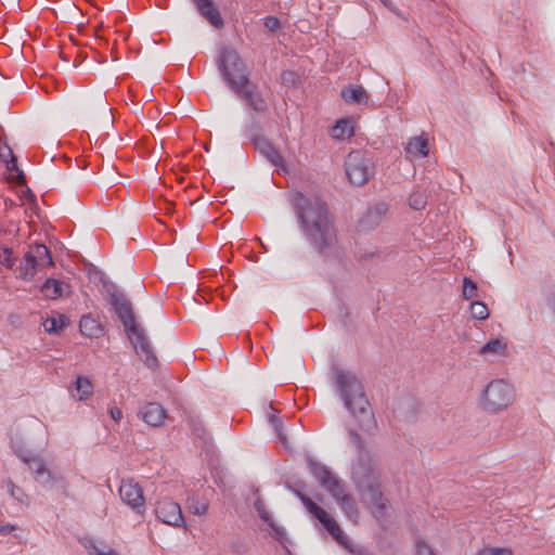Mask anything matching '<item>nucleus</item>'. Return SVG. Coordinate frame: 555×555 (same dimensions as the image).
Instances as JSON below:
<instances>
[{"instance_id":"obj_1","label":"nucleus","mask_w":555,"mask_h":555,"mask_svg":"<svg viewBox=\"0 0 555 555\" xmlns=\"http://www.w3.org/2000/svg\"><path fill=\"white\" fill-rule=\"evenodd\" d=\"M292 203L308 242L321 254L332 249L337 242V231L326 203L301 192L293 194Z\"/></svg>"},{"instance_id":"obj_2","label":"nucleus","mask_w":555,"mask_h":555,"mask_svg":"<svg viewBox=\"0 0 555 555\" xmlns=\"http://www.w3.org/2000/svg\"><path fill=\"white\" fill-rule=\"evenodd\" d=\"M350 443L357 450V460L352 464L351 477L361 494L362 501L371 509L377 521L387 515L388 500L380 489V469L378 461L365 449L361 436L349 429Z\"/></svg>"},{"instance_id":"obj_3","label":"nucleus","mask_w":555,"mask_h":555,"mask_svg":"<svg viewBox=\"0 0 555 555\" xmlns=\"http://www.w3.org/2000/svg\"><path fill=\"white\" fill-rule=\"evenodd\" d=\"M334 376L336 390L345 408L358 421L360 429L372 434L377 424L362 383L353 373L345 370H335Z\"/></svg>"},{"instance_id":"obj_4","label":"nucleus","mask_w":555,"mask_h":555,"mask_svg":"<svg viewBox=\"0 0 555 555\" xmlns=\"http://www.w3.org/2000/svg\"><path fill=\"white\" fill-rule=\"evenodd\" d=\"M216 65L230 90L242 82H246L249 78L245 62L237 51L231 47L220 48Z\"/></svg>"},{"instance_id":"obj_5","label":"nucleus","mask_w":555,"mask_h":555,"mask_svg":"<svg viewBox=\"0 0 555 555\" xmlns=\"http://www.w3.org/2000/svg\"><path fill=\"white\" fill-rule=\"evenodd\" d=\"M345 171L350 183L361 186L375 175V165L370 153L351 151L345 159Z\"/></svg>"},{"instance_id":"obj_6","label":"nucleus","mask_w":555,"mask_h":555,"mask_svg":"<svg viewBox=\"0 0 555 555\" xmlns=\"http://www.w3.org/2000/svg\"><path fill=\"white\" fill-rule=\"evenodd\" d=\"M53 266V259L48 247L43 244H34L28 247L23 261L16 269V276L23 281H31L38 268Z\"/></svg>"},{"instance_id":"obj_7","label":"nucleus","mask_w":555,"mask_h":555,"mask_svg":"<svg viewBox=\"0 0 555 555\" xmlns=\"http://www.w3.org/2000/svg\"><path fill=\"white\" fill-rule=\"evenodd\" d=\"M107 293L109 296L108 302L114 308L118 319L122 323L127 336L132 337V335L142 330V327L135 322L131 301L115 286L109 287Z\"/></svg>"},{"instance_id":"obj_8","label":"nucleus","mask_w":555,"mask_h":555,"mask_svg":"<svg viewBox=\"0 0 555 555\" xmlns=\"http://www.w3.org/2000/svg\"><path fill=\"white\" fill-rule=\"evenodd\" d=\"M514 400V388L504 379L490 382L482 392L485 408L495 412L507 408Z\"/></svg>"},{"instance_id":"obj_9","label":"nucleus","mask_w":555,"mask_h":555,"mask_svg":"<svg viewBox=\"0 0 555 555\" xmlns=\"http://www.w3.org/2000/svg\"><path fill=\"white\" fill-rule=\"evenodd\" d=\"M308 464L314 478L326 489L337 504H340L345 501V498L351 495L346 491L344 481L335 476L325 465L311 459L308 461Z\"/></svg>"},{"instance_id":"obj_10","label":"nucleus","mask_w":555,"mask_h":555,"mask_svg":"<svg viewBox=\"0 0 555 555\" xmlns=\"http://www.w3.org/2000/svg\"><path fill=\"white\" fill-rule=\"evenodd\" d=\"M297 495L300 499L304 506L307 508V511L325 527L328 533L339 544L346 545V537L343 530L340 529L339 525L335 521V519L328 516L323 508H321L307 495L302 494L301 492H297Z\"/></svg>"},{"instance_id":"obj_11","label":"nucleus","mask_w":555,"mask_h":555,"mask_svg":"<svg viewBox=\"0 0 555 555\" xmlns=\"http://www.w3.org/2000/svg\"><path fill=\"white\" fill-rule=\"evenodd\" d=\"M297 495L300 499L304 506L307 508V511L325 527L328 533L339 544L346 545V537L343 530L340 529L339 525L335 521V519L328 516L323 508H321L307 495L302 494L301 492H297Z\"/></svg>"},{"instance_id":"obj_12","label":"nucleus","mask_w":555,"mask_h":555,"mask_svg":"<svg viewBox=\"0 0 555 555\" xmlns=\"http://www.w3.org/2000/svg\"><path fill=\"white\" fill-rule=\"evenodd\" d=\"M156 518L165 525L185 528V520L179 503L170 498L159 499L154 508Z\"/></svg>"},{"instance_id":"obj_13","label":"nucleus","mask_w":555,"mask_h":555,"mask_svg":"<svg viewBox=\"0 0 555 555\" xmlns=\"http://www.w3.org/2000/svg\"><path fill=\"white\" fill-rule=\"evenodd\" d=\"M120 500L135 514L143 516L145 513V498L143 489L132 479H122L119 486Z\"/></svg>"},{"instance_id":"obj_14","label":"nucleus","mask_w":555,"mask_h":555,"mask_svg":"<svg viewBox=\"0 0 555 555\" xmlns=\"http://www.w3.org/2000/svg\"><path fill=\"white\" fill-rule=\"evenodd\" d=\"M241 100H243L255 112L262 113L268 108L267 101L262 96L258 87L248 78L231 89Z\"/></svg>"},{"instance_id":"obj_15","label":"nucleus","mask_w":555,"mask_h":555,"mask_svg":"<svg viewBox=\"0 0 555 555\" xmlns=\"http://www.w3.org/2000/svg\"><path fill=\"white\" fill-rule=\"evenodd\" d=\"M250 141L255 149L266 157L273 166L281 168L284 172L287 171L284 158L273 144L263 135L255 134L250 137Z\"/></svg>"},{"instance_id":"obj_16","label":"nucleus","mask_w":555,"mask_h":555,"mask_svg":"<svg viewBox=\"0 0 555 555\" xmlns=\"http://www.w3.org/2000/svg\"><path fill=\"white\" fill-rule=\"evenodd\" d=\"M135 350L140 356L145 365L150 369H155L158 365V360L153 351L150 340L147 339L144 330H140L133 334L132 337H128Z\"/></svg>"},{"instance_id":"obj_17","label":"nucleus","mask_w":555,"mask_h":555,"mask_svg":"<svg viewBox=\"0 0 555 555\" xmlns=\"http://www.w3.org/2000/svg\"><path fill=\"white\" fill-rule=\"evenodd\" d=\"M388 211V205L385 203H377L366 209L359 220V227L363 231H370L380 224L384 217Z\"/></svg>"},{"instance_id":"obj_18","label":"nucleus","mask_w":555,"mask_h":555,"mask_svg":"<svg viewBox=\"0 0 555 555\" xmlns=\"http://www.w3.org/2000/svg\"><path fill=\"white\" fill-rule=\"evenodd\" d=\"M35 480L40 483L44 489H52L57 480L56 475L51 472L42 457L35 460L33 469Z\"/></svg>"},{"instance_id":"obj_19","label":"nucleus","mask_w":555,"mask_h":555,"mask_svg":"<svg viewBox=\"0 0 555 555\" xmlns=\"http://www.w3.org/2000/svg\"><path fill=\"white\" fill-rule=\"evenodd\" d=\"M140 415L144 423L152 427H157L163 424L166 417V411L159 403L150 402L143 406Z\"/></svg>"},{"instance_id":"obj_20","label":"nucleus","mask_w":555,"mask_h":555,"mask_svg":"<svg viewBox=\"0 0 555 555\" xmlns=\"http://www.w3.org/2000/svg\"><path fill=\"white\" fill-rule=\"evenodd\" d=\"M199 13L215 27L223 26L222 17L211 0H193Z\"/></svg>"},{"instance_id":"obj_21","label":"nucleus","mask_w":555,"mask_h":555,"mask_svg":"<svg viewBox=\"0 0 555 555\" xmlns=\"http://www.w3.org/2000/svg\"><path fill=\"white\" fill-rule=\"evenodd\" d=\"M341 98L350 104H366L369 95L362 86H348L341 90Z\"/></svg>"},{"instance_id":"obj_22","label":"nucleus","mask_w":555,"mask_h":555,"mask_svg":"<svg viewBox=\"0 0 555 555\" xmlns=\"http://www.w3.org/2000/svg\"><path fill=\"white\" fill-rule=\"evenodd\" d=\"M404 151L414 158L425 157L428 155V141L423 135L413 137L408 141Z\"/></svg>"},{"instance_id":"obj_23","label":"nucleus","mask_w":555,"mask_h":555,"mask_svg":"<svg viewBox=\"0 0 555 555\" xmlns=\"http://www.w3.org/2000/svg\"><path fill=\"white\" fill-rule=\"evenodd\" d=\"M80 543L89 555H119L104 542L96 541L92 538H82L80 539Z\"/></svg>"},{"instance_id":"obj_24","label":"nucleus","mask_w":555,"mask_h":555,"mask_svg":"<svg viewBox=\"0 0 555 555\" xmlns=\"http://www.w3.org/2000/svg\"><path fill=\"white\" fill-rule=\"evenodd\" d=\"M79 330L87 337H98L102 333L101 324L91 315H83L80 319Z\"/></svg>"},{"instance_id":"obj_25","label":"nucleus","mask_w":555,"mask_h":555,"mask_svg":"<svg viewBox=\"0 0 555 555\" xmlns=\"http://www.w3.org/2000/svg\"><path fill=\"white\" fill-rule=\"evenodd\" d=\"M507 351V344L501 338H493L490 339L487 344H485L479 349V354L481 356H488V354H495V356H504Z\"/></svg>"},{"instance_id":"obj_26","label":"nucleus","mask_w":555,"mask_h":555,"mask_svg":"<svg viewBox=\"0 0 555 555\" xmlns=\"http://www.w3.org/2000/svg\"><path fill=\"white\" fill-rule=\"evenodd\" d=\"M41 292L49 299H57L63 295V283L55 279H47L41 286Z\"/></svg>"},{"instance_id":"obj_27","label":"nucleus","mask_w":555,"mask_h":555,"mask_svg":"<svg viewBox=\"0 0 555 555\" xmlns=\"http://www.w3.org/2000/svg\"><path fill=\"white\" fill-rule=\"evenodd\" d=\"M353 134V127L349 119H340L331 129V137L333 139H345Z\"/></svg>"},{"instance_id":"obj_28","label":"nucleus","mask_w":555,"mask_h":555,"mask_svg":"<svg viewBox=\"0 0 555 555\" xmlns=\"http://www.w3.org/2000/svg\"><path fill=\"white\" fill-rule=\"evenodd\" d=\"M68 324V319L64 314L48 318L43 322L44 330L50 334H57Z\"/></svg>"},{"instance_id":"obj_29","label":"nucleus","mask_w":555,"mask_h":555,"mask_svg":"<svg viewBox=\"0 0 555 555\" xmlns=\"http://www.w3.org/2000/svg\"><path fill=\"white\" fill-rule=\"evenodd\" d=\"M338 505L348 519H350L353 522L358 521L359 509H358V504H357L354 498L352 496V494L348 498H345V501H343Z\"/></svg>"},{"instance_id":"obj_30","label":"nucleus","mask_w":555,"mask_h":555,"mask_svg":"<svg viewBox=\"0 0 555 555\" xmlns=\"http://www.w3.org/2000/svg\"><path fill=\"white\" fill-rule=\"evenodd\" d=\"M76 390L79 393V400H83L91 396L93 391V385L87 377L78 376L76 379Z\"/></svg>"},{"instance_id":"obj_31","label":"nucleus","mask_w":555,"mask_h":555,"mask_svg":"<svg viewBox=\"0 0 555 555\" xmlns=\"http://www.w3.org/2000/svg\"><path fill=\"white\" fill-rule=\"evenodd\" d=\"M7 490L9 494L17 502L28 504V496L24 490L16 486L12 480L7 481Z\"/></svg>"},{"instance_id":"obj_32","label":"nucleus","mask_w":555,"mask_h":555,"mask_svg":"<svg viewBox=\"0 0 555 555\" xmlns=\"http://www.w3.org/2000/svg\"><path fill=\"white\" fill-rule=\"evenodd\" d=\"M0 158L7 163V168L10 171L18 170L16 158L9 145L5 144L3 147L0 149Z\"/></svg>"},{"instance_id":"obj_33","label":"nucleus","mask_w":555,"mask_h":555,"mask_svg":"<svg viewBox=\"0 0 555 555\" xmlns=\"http://www.w3.org/2000/svg\"><path fill=\"white\" fill-rule=\"evenodd\" d=\"M427 204V197L424 193L416 191L410 195L409 205L414 210H422Z\"/></svg>"},{"instance_id":"obj_34","label":"nucleus","mask_w":555,"mask_h":555,"mask_svg":"<svg viewBox=\"0 0 555 555\" xmlns=\"http://www.w3.org/2000/svg\"><path fill=\"white\" fill-rule=\"evenodd\" d=\"M470 313L477 320H486L489 317V309L483 302L474 301L470 305Z\"/></svg>"},{"instance_id":"obj_35","label":"nucleus","mask_w":555,"mask_h":555,"mask_svg":"<svg viewBox=\"0 0 555 555\" xmlns=\"http://www.w3.org/2000/svg\"><path fill=\"white\" fill-rule=\"evenodd\" d=\"M477 296V284L469 278L463 280V297L469 300Z\"/></svg>"},{"instance_id":"obj_36","label":"nucleus","mask_w":555,"mask_h":555,"mask_svg":"<svg viewBox=\"0 0 555 555\" xmlns=\"http://www.w3.org/2000/svg\"><path fill=\"white\" fill-rule=\"evenodd\" d=\"M14 452L21 461H23L25 464L28 465L29 469H33V466L35 465V460L41 457V456L35 455L30 451L24 450V449H15Z\"/></svg>"},{"instance_id":"obj_37","label":"nucleus","mask_w":555,"mask_h":555,"mask_svg":"<svg viewBox=\"0 0 555 555\" xmlns=\"http://www.w3.org/2000/svg\"><path fill=\"white\" fill-rule=\"evenodd\" d=\"M189 509L192 514L202 516L205 515L208 511V503L205 501H196L192 499L189 504Z\"/></svg>"},{"instance_id":"obj_38","label":"nucleus","mask_w":555,"mask_h":555,"mask_svg":"<svg viewBox=\"0 0 555 555\" xmlns=\"http://www.w3.org/2000/svg\"><path fill=\"white\" fill-rule=\"evenodd\" d=\"M2 257L0 258V263L7 268V269H12L14 266H15V262H16V258L13 256V250L12 248H5V249H2Z\"/></svg>"},{"instance_id":"obj_39","label":"nucleus","mask_w":555,"mask_h":555,"mask_svg":"<svg viewBox=\"0 0 555 555\" xmlns=\"http://www.w3.org/2000/svg\"><path fill=\"white\" fill-rule=\"evenodd\" d=\"M255 507L258 512V515L259 517L266 521L273 530H275V526L274 524L272 522L271 518H270V515L269 513L266 511V508L263 507L262 503L260 501H257L255 503Z\"/></svg>"},{"instance_id":"obj_40","label":"nucleus","mask_w":555,"mask_h":555,"mask_svg":"<svg viewBox=\"0 0 555 555\" xmlns=\"http://www.w3.org/2000/svg\"><path fill=\"white\" fill-rule=\"evenodd\" d=\"M280 20L275 16H267L264 18V26L266 28H268L270 31H275L280 28Z\"/></svg>"},{"instance_id":"obj_41","label":"nucleus","mask_w":555,"mask_h":555,"mask_svg":"<svg viewBox=\"0 0 555 555\" xmlns=\"http://www.w3.org/2000/svg\"><path fill=\"white\" fill-rule=\"evenodd\" d=\"M416 552H417V555H435L433 553V550L423 541H417Z\"/></svg>"},{"instance_id":"obj_42","label":"nucleus","mask_w":555,"mask_h":555,"mask_svg":"<svg viewBox=\"0 0 555 555\" xmlns=\"http://www.w3.org/2000/svg\"><path fill=\"white\" fill-rule=\"evenodd\" d=\"M490 555H513V552L508 547H488Z\"/></svg>"},{"instance_id":"obj_43","label":"nucleus","mask_w":555,"mask_h":555,"mask_svg":"<svg viewBox=\"0 0 555 555\" xmlns=\"http://www.w3.org/2000/svg\"><path fill=\"white\" fill-rule=\"evenodd\" d=\"M108 414L117 423L122 418V412L117 406H111L108 409Z\"/></svg>"},{"instance_id":"obj_44","label":"nucleus","mask_w":555,"mask_h":555,"mask_svg":"<svg viewBox=\"0 0 555 555\" xmlns=\"http://www.w3.org/2000/svg\"><path fill=\"white\" fill-rule=\"evenodd\" d=\"M16 529L14 525H0V535H8Z\"/></svg>"},{"instance_id":"obj_45","label":"nucleus","mask_w":555,"mask_h":555,"mask_svg":"<svg viewBox=\"0 0 555 555\" xmlns=\"http://www.w3.org/2000/svg\"><path fill=\"white\" fill-rule=\"evenodd\" d=\"M384 7H386L389 11L396 13L397 15H400V12L398 8L392 3L391 0H379Z\"/></svg>"},{"instance_id":"obj_46","label":"nucleus","mask_w":555,"mask_h":555,"mask_svg":"<svg viewBox=\"0 0 555 555\" xmlns=\"http://www.w3.org/2000/svg\"><path fill=\"white\" fill-rule=\"evenodd\" d=\"M547 304L550 306V308L553 310V312L555 313V292L552 293L547 299Z\"/></svg>"},{"instance_id":"obj_47","label":"nucleus","mask_w":555,"mask_h":555,"mask_svg":"<svg viewBox=\"0 0 555 555\" xmlns=\"http://www.w3.org/2000/svg\"><path fill=\"white\" fill-rule=\"evenodd\" d=\"M488 547L480 550L476 555H490Z\"/></svg>"},{"instance_id":"obj_48","label":"nucleus","mask_w":555,"mask_h":555,"mask_svg":"<svg viewBox=\"0 0 555 555\" xmlns=\"http://www.w3.org/2000/svg\"><path fill=\"white\" fill-rule=\"evenodd\" d=\"M293 75H294V73H292V72H284L282 74V78H283V80H286L288 76H293Z\"/></svg>"},{"instance_id":"obj_49","label":"nucleus","mask_w":555,"mask_h":555,"mask_svg":"<svg viewBox=\"0 0 555 555\" xmlns=\"http://www.w3.org/2000/svg\"><path fill=\"white\" fill-rule=\"evenodd\" d=\"M24 180H25L24 172L23 171H18V181L20 182H24Z\"/></svg>"},{"instance_id":"obj_50","label":"nucleus","mask_w":555,"mask_h":555,"mask_svg":"<svg viewBox=\"0 0 555 555\" xmlns=\"http://www.w3.org/2000/svg\"><path fill=\"white\" fill-rule=\"evenodd\" d=\"M5 248H7L5 246L0 245V258L2 257V254H3L2 249H5Z\"/></svg>"}]
</instances>
